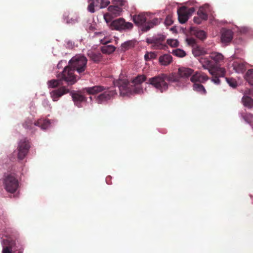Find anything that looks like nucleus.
<instances>
[{
  "instance_id": "nucleus-1",
  "label": "nucleus",
  "mask_w": 253,
  "mask_h": 253,
  "mask_svg": "<svg viewBox=\"0 0 253 253\" xmlns=\"http://www.w3.org/2000/svg\"><path fill=\"white\" fill-rule=\"evenodd\" d=\"M146 80V77L144 75H138L131 83H129L126 78L119 79L114 81L115 86H117L121 94H127L134 92L140 93L142 92L141 84Z\"/></svg>"
},
{
  "instance_id": "nucleus-2",
  "label": "nucleus",
  "mask_w": 253,
  "mask_h": 253,
  "mask_svg": "<svg viewBox=\"0 0 253 253\" xmlns=\"http://www.w3.org/2000/svg\"><path fill=\"white\" fill-rule=\"evenodd\" d=\"M84 92L88 94L96 95L100 93L95 97V100L98 104H102L111 99L114 95L117 94L115 90L107 89L102 85H95L92 87H85L83 89Z\"/></svg>"
},
{
  "instance_id": "nucleus-3",
  "label": "nucleus",
  "mask_w": 253,
  "mask_h": 253,
  "mask_svg": "<svg viewBox=\"0 0 253 253\" xmlns=\"http://www.w3.org/2000/svg\"><path fill=\"white\" fill-rule=\"evenodd\" d=\"M57 79L48 81V87L56 88L63 85V81H65L69 84H73L77 82L76 77L73 74V71L65 67L64 70L57 75Z\"/></svg>"
},
{
  "instance_id": "nucleus-4",
  "label": "nucleus",
  "mask_w": 253,
  "mask_h": 253,
  "mask_svg": "<svg viewBox=\"0 0 253 253\" xmlns=\"http://www.w3.org/2000/svg\"><path fill=\"white\" fill-rule=\"evenodd\" d=\"M193 73V70L190 68H180L177 73L169 75V80L178 86H183L186 83V79L191 76Z\"/></svg>"
},
{
  "instance_id": "nucleus-5",
  "label": "nucleus",
  "mask_w": 253,
  "mask_h": 253,
  "mask_svg": "<svg viewBox=\"0 0 253 253\" xmlns=\"http://www.w3.org/2000/svg\"><path fill=\"white\" fill-rule=\"evenodd\" d=\"M87 58L84 55L81 54L76 55L73 57L69 61L70 66H66L69 70L73 71V74L74 71H76L79 74H84V72L86 69Z\"/></svg>"
},
{
  "instance_id": "nucleus-6",
  "label": "nucleus",
  "mask_w": 253,
  "mask_h": 253,
  "mask_svg": "<svg viewBox=\"0 0 253 253\" xmlns=\"http://www.w3.org/2000/svg\"><path fill=\"white\" fill-rule=\"evenodd\" d=\"M169 78V75H167L165 74H161L149 78L147 83L152 85L161 93H163L168 89L169 84L166 81H167L170 82Z\"/></svg>"
},
{
  "instance_id": "nucleus-7",
  "label": "nucleus",
  "mask_w": 253,
  "mask_h": 253,
  "mask_svg": "<svg viewBox=\"0 0 253 253\" xmlns=\"http://www.w3.org/2000/svg\"><path fill=\"white\" fill-rule=\"evenodd\" d=\"M110 27L112 30H115L119 31L123 30H131L132 29L133 24L126 22L123 18L113 20L110 24Z\"/></svg>"
},
{
  "instance_id": "nucleus-8",
  "label": "nucleus",
  "mask_w": 253,
  "mask_h": 253,
  "mask_svg": "<svg viewBox=\"0 0 253 253\" xmlns=\"http://www.w3.org/2000/svg\"><path fill=\"white\" fill-rule=\"evenodd\" d=\"M30 148V142L27 138L21 139L18 143L17 158L23 160L27 155Z\"/></svg>"
},
{
  "instance_id": "nucleus-9",
  "label": "nucleus",
  "mask_w": 253,
  "mask_h": 253,
  "mask_svg": "<svg viewBox=\"0 0 253 253\" xmlns=\"http://www.w3.org/2000/svg\"><path fill=\"white\" fill-rule=\"evenodd\" d=\"M4 185L5 190L11 193H14L19 186L18 180L11 174L8 175L5 178Z\"/></svg>"
},
{
  "instance_id": "nucleus-10",
  "label": "nucleus",
  "mask_w": 253,
  "mask_h": 253,
  "mask_svg": "<svg viewBox=\"0 0 253 253\" xmlns=\"http://www.w3.org/2000/svg\"><path fill=\"white\" fill-rule=\"evenodd\" d=\"M165 40V37L163 35H159L152 38H147L146 42L148 43L154 44L153 46L155 49H162L165 45L163 43Z\"/></svg>"
},
{
  "instance_id": "nucleus-11",
  "label": "nucleus",
  "mask_w": 253,
  "mask_h": 253,
  "mask_svg": "<svg viewBox=\"0 0 253 253\" xmlns=\"http://www.w3.org/2000/svg\"><path fill=\"white\" fill-rule=\"evenodd\" d=\"M199 61L205 69H208L209 73L213 75V70H215V65L210 58L201 57Z\"/></svg>"
},
{
  "instance_id": "nucleus-12",
  "label": "nucleus",
  "mask_w": 253,
  "mask_h": 253,
  "mask_svg": "<svg viewBox=\"0 0 253 253\" xmlns=\"http://www.w3.org/2000/svg\"><path fill=\"white\" fill-rule=\"evenodd\" d=\"M209 79V77L205 73L197 71L191 77L190 81L193 83L204 84Z\"/></svg>"
},
{
  "instance_id": "nucleus-13",
  "label": "nucleus",
  "mask_w": 253,
  "mask_h": 253,
  "mask_svg": "<svg viewBox=\"0 0 253 253\" xmlns=\"http://www.w3.org/2000/svg\"><path fill=\"white\" fill-rule=\"evenodd\" d=\"M69 92V89L66 88L65 86H61L57 89L52 90L50 92V94L53 101H57L62 95Z\"/></svg>"
},
{
  "instance_id": "nucleus-14",
  "label": "nucleus",
  "mask_w": 253,
  "mask_h": 253,
  "mask_svg": "<svg viewBox=\"0 0 253 253\" xmlns=\"http://www.w3.org/2000/svg\"><path fill=\"white\" fill-rule=\"evenodd\" d=\"M147 15L146 13H140L138 14H135L133 16L132 20L134 23L138 26H143L146 23Z\"/></svg>"
},
{
  "instance_id": "nucleus-15",
  "label": "nucleus",
  "mask_w": 253,
  "mask_h": 253,
  "mask_svg": "<svg viewBox=\"0 0 253 253\" xmlns=\"http://www.w3.org/2000/svg\"><path fill=\"white\" fill-rule=\"evenodd\" d=\"M178 21L181 24L185 23L188 19L189 16L186 12V7L182 6L177 10Z\"/></svg>"
},
{
  "instance_id": "nucleus-16",
  "label": "nucleus",
  "mask_w": 253,
  "mask_h": 253,
  "mask_svg": "<svg viewBox=\"0 0 253 253\" xmlns=\"http://www.w3.org/2000/svg\"><path fill=\"white\" fill-rule=\"evenodd\" d=\"M233 33L231 30L222 29L221 40L223 43H228L230 42L233 39Z\"/></svg>"
},
{
  "instance_id": "nucleus-17",
  "label": "nucleus",
  "mask_w": 253,
  "mask_h": 253,
  "mask_svg": "<svg viewBox=\"0 0 253 253\" xmlns=\"http://www.w3.org/2000/svg\"><path fill=\"white\" fill-rule=\"evenodd\" d=\"M161 20L158 18H155L153 19L148 21L143 26L142 31L143 32H147L154 26L159 25L160 23Z\"/></svg>"
},
{
  "instance_id": "nucleus-18",
  "label": "nucleus",
  "mask_w": 253,
  "mask_h": 253,
  "mask_svg": "<svg viewBox=\"0 0 253 253\" xmlns=\"http://www.w3.org/2000/svg\"><path fill=\"white\" fill-rule=\"evenodd\" d=\"M87 56L89 59L93 62L98 63L102 60V56L101 53L99 52H94L92 51H88Z\"/></svg>"
},
{
  "instance_id": "nucleus-19",
  "label": "nucleus",
  "mask_w": 253,
  "mask_h": 253,
  "mask_svg": "<svg viewBox=\"0 0 253 253\" xmlns=\"http://www.w3.org/2000/svg\"><path fill=\"white\" fill-rule=\"evenodd\" d=\"M209 57L211 60L213 61L215 65V68L218 63L221 62L223 60V56L222 54L218 52H212L211 54Z\"/></svg>"
},
{
  "instance_id": "nucleus-20",
  "label": "nucleus",
  "mask_w": 253,
  "mask_h": 253,
  "mask_svg": "<svg viewBox=\"0 0 253 253\" xmlns=\"http://www.w3.org/2000/svg\"><path fill=\"white\" fill-rule=\"evenodd\" d=\"M108 12L111 13L112 15L115 17L118 16L120 15L122 11L121 7L116 5H110L108 7Z\"/></svg>"
},
{
  "instance_id": "nucleus-21",
  "label": "nucleus",
  "mask_w": 253,
  "mask_h": 253,
  "mask_svg": "<svg viewBox=\"0 0 253 253\" xmlns=\"http://www.w3.org/2000/svg\"><path fill=\"white\" fill-rule=\"evenodd\" d=\"M172 61V56L170 54H166L159 57V62L161 65L167 66L170 64Z\"/></svg>"
},
{
  "instance_id": "nucleus-22",
  "label": "nucleus",
  "mask_w": 253,
  "mask_h": 253,
  "mask_svg": "<svg viewBox=\"0 0 253 253\" xmlns=\"http://www.w3.org/2000/svg\"><path fill=\"white\" fill-rule=\"evenodd\" d=\"M193 89L194 91H197L202 95H205L207 93V91L205 88L202 84L200 83H193Z\"/></svg>"
},
{
  "instance_id": "nucleus-23",
  "label": "nucleus",
  "mask_w": 253,
  "mask_h": 253,
  "mask_svg": "<svg viewBox=\"0 0 253 253\" xmlns=\"http://www.w3.org/2000/svg\"><path fill=\"white\" fill-rule=\"evenodd\" d=\"M72 97L75 104L77 106H78V103L86 100V98L84 95L78 93H72Z\"/></svg>"
},
{
  "instance_id": "nucleus-24",
  "label": "nucleus",
  "mask_w": 253,
  "mask_h": 253,
  "mask_svg": "<svg viewBox=\"0 0 253 253\" xmlns=\"http://www.w3.org/2000/svg\"><path fill=\"white\" fill-rule=\"evenodd\" d=\"M232 66L234 70L237 73H243L245 69V65L241 62L234 61Z\"/></svg>"
},
{
  "instance_id": "nucleus-25",
  "label": "nucleus",
  "mask_w": 253,
  "mask_h": 253,
  "mask_svg": "<svg viewBox=\"0 0 253 253\" xmlns=\"http://www.w3.org/2000/svg\"><path fill=\"white\" fill-rule=\"evenodd\" d=\"M50 123L49 120L44 119H39L35 122V125L41 127L42 129H46L49 126Z\"/></svg>"
},
{
  "instance_id": "nucleus-26",
  "label": "nucleus",
  "mask_w": 253,
  "mask_h": 253,
  "mask_svg": "<svg viewBox=\"0 0 253 253\" xmlns=\"http://www.w3.org/2000/svg\"><path fill=\"white\" fill-rule=\"evenodd\" d=\"M88 2L89 4L87 9L90 12H94V6L98 7L100 8V0H92L91 1Z\"/></svg>"
},
{
  "instance_id": "nucleus-27",
  "label": "nucleus",
  "mask_w": 253,
  "mask_h": 253,
  "mask_svg": "<svg viewBox=\"0 0 253 253\" xmlns=\"http://www.w3.org/2000/svg\"><path fill=\"white\" fill-rule=\"evenodd\" d=\"M135 40H130L126 41L121 45L122 49L126 51L130 48L133 47L136 43Z\"/></svg>"
},
{
  "instance_id": "nucleus-28",
  "label": "nucleus",
  "mask_w": 253,
  "mask_h": 253,
  "mask_svg": "<svg viewBox=\"0 0 253 253\" xmlns=\"http://www.w3.org/2000/svg\"><path fill=\"white\" fill-rule=\"evenodd\" d=\"M115 49V47L112 45H104L101 47L102 52L108 54L113 53Z\"/></svg>"
},
{
  "instance_id": "nucleus-29",
  "label": "nucleus",
  "mask_w": 253,
  "mask_h": 253,
  "mask_svg": "<svg viewBox=\"0 0 253 253\" xmlns=\"http://www.w3.org/2000/svg\"><path fill=\"white\" fill-rule=\"evenodd\" d=\"M207 12L205 7L202 6L200 7L197 12V14L203 20H207L208 19Z\"/></svg>"
},
{
  "instance_id": "nucleus-30",
  "label": "nucleus",
  "mask_w": 253,
  "mask_h": 253,
  "mask_svg": "<svg viewBox=\"0 0 253 253\" xmlns=\"http://www.w3.org/2000/svg\"><path fill=\"white\" fill-rule=\"evenodd\" d=\"M242 101L246 107L251 108L253 106V99L249 96H244L242 98Z\"/></svg>"
},
{
  "instance_id": "nucleus-31",
  "label": "nucleus",
  "mask_w": 253,
  "mask_h": 253,
  "mask_svg": "<svg viewBox=\"0 0 253 253\" xmlns=\"http://www.w3.org/2000/svg\"><path fill=\"white\" fill-rule=\"evenodd\" d=\"M192 53L195 56H200L202 55H204L206 53V51L204 49L201 47L197 46L194 47L192 50Z\"/></svg>"
},
{
  "instance_id": "nucleus-32",
  "label": "nucleus",
  "mask_w": 253,
  "mask_h": 253,
  "mask_svg": "<svg viewBox=\"0 0 253 253\" xmlns=\"http://www.w3.org/2000/svg\"><path fill=\"white\" fill-rule=\"evenodd\" d=\"M245 78L250 84L253 85V69L249 70L247 72Z\"/></svg>"
},
{
  "instance_id": "nucleus-33",
  "label": "nucleus",
  "mask_w": 253,
  "mask_h": 253,
  "mask_svg": "<svg viewBox=\"0 0 253 253\" xmlns=\"http://www.w3.org/2000/svg\"><path fill=\"white\" fill-rule=\"evenodd\" d=\"M194 34L195 36L200 40H203L206 38V34L203 30H197L195 31Z\"/></svg>"
},
{
  "instance_id": "nucleus-34",
  "label": "nucleus",
  "mask_w": 253,
  "mask_h": 253,
  "mask_svg": "<svg viewBox=\"0 0 253 253\" xmlns=\"http://www.w3.org/2000/svg\"><path fill=\"white\" fill-rule=\"evenodd\" d=\"M23 126L27 129L32 130L33 128L35 125V123H33V121L30 119L26 120L23 125Z\"/></svg>"
},
{
  "instance_id": "nucleus-35",
  "label": "nucleus",
  "mask_w": 253,
  "mask_h": 253,
  "mask_svg": "<svg viewBox=\"0 0 253 253\" xmlns=\"http://www.w3.org/2000/svg\"><path fill=\"white\" fill-rule=\"evenodd\" d=\"M226 80L230 86L235 88L237 86V83L235 79L226 78Z\"/></svg>"
},
{
  "instance_id": "nucleus-36",
  "label": "nucleus",
  "mask_w": 253,
  "mask_h": 253,
  "mask_svg": "<svg viewBox=\"0 0 253 253\" xmlns=\"http://www.w3.org/2000/svg\"><path fill=\"white\" fill-rule=\"evenodd\" d=\"M173 54L176 56L180 57H184L186 55L185 51L180 49H177L174 50Z\"/></svg>"
},
{
  "instance_id": "nucleus-37",
  "label": "nucleus",
  "mask_w": 253,
  "mask_h": 253,
  "mask_svg": "<svg viewBox=\"0 0 253 253\" xmlns=\"http://www.w3.org/2000/svg\"><path fill=\"white\" fill-rule=\"evenodd\" d=\"M13 243H9L8 246L3 247L2 250V253H12V246Z\"/></svg>"
},
{
  "instance_id": "nucleus-38",
  "label": "nucleus",
  "mask_w": 253,
  "mask_h": 253,
  "mask_svg": "<svg viewBox=\"0 0 253 253\" xmlns=\"http://www.w3.org/2000/svg\"><path fill=\"white\" fill-rule=\"evenodd\" d=\"M213 75H212V78L211 81L215 84H220V81L218 77L216 76L217 73L215 70H213Z\"/></svg>"
},
{
  "instance_id": "nucleus-39",
  "label": "nucleus",
  "mask_w": 253,
  "mask_h": 253,
  "mask_svg": "<svg viewBox=\"0 0 253 253\" xmlns=\"http://www.w3.org/2000/svg\"><path fill=\"white\" fill-rule=\"evenodd\" d=\"M126 2V0H114L113 1V3L115 4V5L120 7L125 5Z\"/></svg>"
},
{
  "instance_id": "nucleus-40",
  "label": "nucleus",
  "mask_w": 253,
  "mask_h": 253,
  "mask_svg": "<svg viewBox=\"0 0 253 253\" xmlns=\"http://www.w3.org/2000/svg\"><path fill=\"white\" fill-rule=\"evenodd\" d=\"M156 55L153 52L147 53L144 55V58L146 61H148L151 59L155 58Z\"/></svg>"
},
{
  "instance_id": "nucleus-41",
  "label": "nucleus",
  "mask_w": 253,
  "mask_h": 253,
  "mask_svg": "<svg viewBox=\"0 0 253 253\" xmlns=\"http://www.w3.org/2000/svg\"><path fill=\"white\" fill-rule=\"evenodd\" d=\"M113 18L114 17L112 15V14L109 12L104 14V18L107 23L111 22Z\"/></svg>"
},
{
  "instance_id": "nucleus-42",
  "label": "nucleus",
  "mask_w": 253,
  "mask_h": 253,
  "mask_svg": "<svg viewBox=\"0 0 253 253\" xmlns=\"http://www.w3.org/2000/svg\"><path fill=\"white\" fill-rule=\"evenodd\" d=\"M110 4L108 0H100V8L106 7Z\"/></svg>"
},
{
  "instance_id": "nucleus-43",
  "label": "nucleus",
  "mask_w": 253,
  "mask_h": 253,
  "mask_svg": "<svg viewBox=\"0 0 253 253\" xmlns=\"http://www.w3.org/2000/svg\"><path fill=\"white\" fill-rule=\"evenodd\" d=\"M186 42L189 45L194 46L196 44L195 40L193 38H188Z\"/></svg>"
},
{
  "instance_id": "nucleus-44",
  "label": "nucleus",
  "mask_w": 253,
  "mask_h": 253,
  "mask_svg": "<svg viewBox=\"0 0 253 253\" xmlns=\"http://www.w3.org/2000/svg\"><path fill=\"white\" fill-rule=\"evenodd\" d=\"M165 23L166 25H171L173 23V21L171 19V17L169 16H168L166 18Z\"/></svg>"
},
{
  "instance_id": "nucleus-45",
  "label": "nucleus",
  "mask_w": 253,
  "mask_h": 253,
  "mask_svg": "<svg viewBox=\"0 0 253 253\" xmlns=\"http://www.w3.org/2000/svg\"><path fill=\"white\" fill-rule=\"evenodd\" d=\"M65 19L66 20V23H74L77 21V19H73L72 18H71L70 20H69V15L67 16H64Z\"/></svg>"
},
{
  "instance_id": "nucleus-46",
  "label": "nucleus",
  "mask_w": 253,
  "mask_h": 253,
  "mask_svg": "<svg viewBox=\"0 0 253 253\" xmlns=\"http://www.w3.org/2000/svg\"><path fill=\"white\" fill-rule=\"evenodd\" d=\"M195 11V9L194 7H191L189 8H187L186 7V12H187V15L189 17Z\"/></svg>"
},
{
  "instance_id": "nucleus-47",
  "label": "nucleus",
  "mask_w": 253,
  "mask_h": 253,
  "mask_svg": "<svg viewBox=\"0 0 253 253\" xmlns=\"http://www.w3.org/2000/svg\"><path fill=\"white\" fill-rule=\"evenodd\" d=\"M193 20L195 23L198 24L201 23L202 21H203V20L199 16L198 17H195Z\"/></svg>"
},
{
  "instance_id": "nucleus-48",
  "label": "nucleus",
  "mask_w": 253,
  "mask_h": 253,
  "mask_svg": "<svg viewBox=\"0 0 253 253\" xmlns=\"http://www.w3.org/2000/svg\"><path fill=\"white\" fill-rule=\"evenodd\" d=\"M110 42V41L108 40L107 38L104 37L103 39L100 40V42L103 44L106 45L107 43Z\"/></svg>"
},
{
  "instance_id": "nucleus-49",
  "label": "nucleus",
  "mask_w": 253,
  "mask_h": 253,
  "mask_svg": "<svg viewBox=\"0 0 253 253\" xmlns=\"http://www.w3.org/2000/svg\"><path fill=\"white\" fill-rule=\"evenodd\" d=\"M169 44L171 46H177L178 45V42L177 40H171L170 42H169Z\"/></svg>"
},
{
  "instance_id": "nucleus-50",
  "label": "nucleus",
  "mask_w": 253,
  "mask_h": 253,
  "mask_svg": "<svg viewBox=\"0 0 253 253\" xmlns=\"http://www.w3.org/2000/svg\"><path fill=\"white\" fill-rule=\"evenodd\" d=\"M62 61H61L60 62H59L58 65H57V67L58 68H59L60 67H61V64H62Z\"/></svg>"
},
{
  "instance_id": "nucleus-51",
  "label": "nucleus",
  "mask_w": 253,
  "mask_h": 253,
  "mask_svg": "<svg viewBox=\"0 0 253 253\" xmlns=\"http://www.w3.org/2000/svg\"><path fill=\"white\" fill-rule=\"evenodd\" d=\"M103 33L102 32H98V33H96L95 34L96 35H102Z\"/></svg>"
},
{
  "instance_id": "nucleus-52",
  "label": "nucleus",
  "mask_w": 253,
  "mask_h": 253,
  "mask_svg": "<svg viewBox=\"0 0 253 253\" xmlns=\"http://www.w3.org/2000/svg\"><path fill=\"white\" fill-rule=\"evenodd\" d=\"M222 76L224 75V72L223 71H222Z\"/></svg>"
},
{
  "instance_id": "nucleus-53",
  "label": "nucleus",
  "mask_w": 253,
  "mask_h": 253,
  "mask_svg": "<svg viewBox=\"0 0 253 253\" xmlns=\"http://www.w3.org/2000/svg\"><path fill=\"white\" fill-rule=\"evenodd\" d=\"M91 0H88V2H90V1H91Z\"/></svg>"
}]
</instances>
